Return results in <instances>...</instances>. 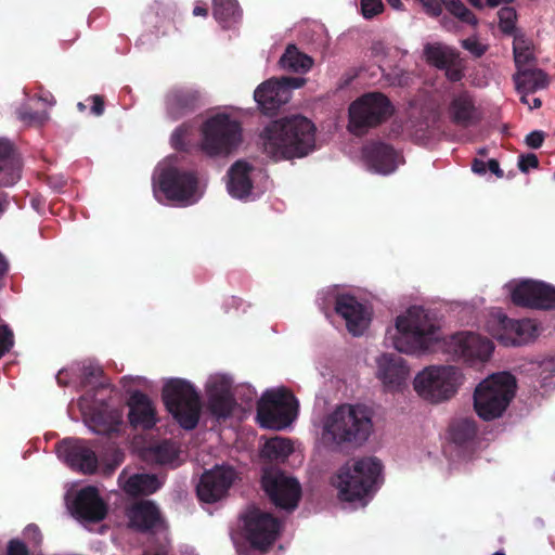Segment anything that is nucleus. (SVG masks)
Returning a JSON list of instances; mask_svg holds the SVG:
<instances>
[{
  "mask_svg": "<svg viewBox=\"0 0 555 555\" xmlns=\"http://www.w3.org/2000/svg\"><path fill=\"white\" fill-rule=\"evenodd\" d=\"M315 130L301 115L274 120L260 134L263 152L274 162L304 157L315 147Z\"/></svg>",
  "mask_w": 555,
  "mask_h": 555,
  "instance_id": "1",
  "label": "nucleus"
},
{
  "mask_svg": "<svg viewBox=\"0 0 555 555\" xmlns=\"http://www.w3.org/2000/svg\"><path fill=\"white\" fill-rule=\"evenodd\" d=\"M439 326L423 307L413 306L396 319L392 346L399 352L421 354L431 351L439 343Z\"/></svg>",
  "mask_w": 555,
  "mask_h": 555,
  "instance_id": "2",
  "label": "nucleus"
},
{
  "mask_svg": "<svg viewBox=\"0 0 555 555\" xmlns=\"http://www.w3.org/2000/svg\"><path fill=\"white\" fill-rule=\"evenodd\" d=\"M372 429L373 423L365 406L344 404L327 416L323 439L338 448L359 447L367 440Z\"/></svg>",
  "mask_w": 555,
  "mask_h": 555,
  "instance_id": "3",
  "label": "nucleus"
},
{
  "mask_svg": "<svg viewBox=\"0 0 555 555\" xmlns=\"http://www.w3.org/2000/svg\"><path fill=\"white\" fill-rule=\"evenodd\" d=\"M382 463L376 457L348 461L336 474L334 485L341 501H361L373 491L382 473Z\"/></svg>",
  "mask_w": 555,
  "mask_h": 555,
  "instance_id": "4",
  "label": "nucleus"
},
{
  "mask_svg": "<svg viewBox=\"0 0 555 555\" xmlns=\"http://www.w3.org/2000/svg\"><path fill=\"white\" fill-rule=\"evenodd\" d=\"M243 141L240 121L228 114H216L201 126V151L210 157H225L233 154Z\"/></svg>",
  "mask_w": 555,
  "mask_h": 555,
  "instance_id": "5",
  "label": "nucleus"
},
{
  "mask_svg": "<svg viewBox=\"0 0 555 555\" xmlns=\"http://www.w3.org/2000/svg\"><path fill=\"white\" fill-rule=\"evenodd\" d=\"M162 398L167 411L185 430L194 429L201 417V396L195 387L182 378H171L163 387Z\"/></svg>",
  "mask_w": 555,
  "mask_h": 555,
  "instance_id": "6",
  "label": "nucleus"
},
{
  "mask_svg": "<svg viewBox=\"0 0 555 555\" xmlns=\"http://www.w3.org/2000/svg\"><path fill=\"white\" fill-rule=\"evenodd\" d=\"M516 389L515 377L507 372L493 374L481 382L474 392V408L485 421L503 414L512 401Z\"/></svg>",
  "mask_w": 555,
  "mask_h": 555,
  "instance_id": "7",
  "label": "nucleus"
},
{
  "mask_svg": "<svg viewBox=\"0 0 555 555\" xmlns=\"http://www.w3.org/2000/svg\"><path fill=\"white\" fill-rule=\"evenodd\" d=\"M393 113L395 106L384 93H364L349 106V131L358 137L364 135L371 128L388 120Z\"/></svg>",
  "mask_w": 555,
  "mask_h": 555,
  "instance_id": "8",
  "label": "nucleus"
},
{
  "mask_svg": "<svg viewBox=\"0 0 555 555\" xmlns=\"http://www.w3.org/2000/svg\"><path fill=\"white\" fill-rule=\"evenodd\" d=\"M461 371L453 366H429L414 379V389L426 400L438 403L453 397L461 384Z\"/></svg>",
  "mask_w": 555,
  "mask_h": 555,
  "instance_id": "9",
  "label": "nucleus"
},
{
  "mask_svg": "<svg viewBox=\"0 0 555 555\" xmlns=\"http://www.w3.org/2000/svg\"><path fill=\"white\" fill-rule=\"evenodd\" d=\"M298 402L286 388L267 390L257 404V418L262 427L281 429L297 415Z\"/></svg>",
  "mask_w": 555,
  "mask_h": 555,
  "instance_id": "10",
  "label": "nucleus"
},
{
  "mask_svg": "<svg viewBox=\"0 0 555 555\" xmlns=\"http://www.w3.org/2000/svg\"><path fill=\"white\" fill-rule=\"evenodd\" d=\"M261 488L270 502L278 508L294 511L301 498L297 479L286 476L280 468L266 465L262 468Z\"/></svg>",
  "mask_w": 555,
  "mask_h": 555,
  "instance_id": "11",
  "label": "nucleus"
},
{
  "mask_svg": "<svg viewBox=\"0 0 555 555\" xmlns=\"http://www.w3.org/2000/svg\"><path fill=\"white\" fill-rule=\"evenodd\" d=\"M241 518L244 524L245 538L250 546L267 552L279 537L280 520L256 506L249 507Z\"/></svg>",
  "mask_w": 555,
  "mask_h": 555,
  "instance_id": "12",
  "label": "nucleus"
},
{
  "mask_svg": "<svg viewBox=\"0 0 555 555\" xmlns=\"http://www.w3.org/2000/svg\"><path fill=\"white\" fill-rule=\"evenodd\" d=\"M443 351L453 360H462L465 363H483L489 360L494 349L493 343L478 334L463 332L456 333L442 344Z\"/></svg>",
  "mask_w": 555,
  "mask_h": 555,
  "instance_id": "13",
  "label": "nucleus"
},
{
  "mask_svg": "<svg viewBox=\"0 0 555 555\" xmlns=\"http://www.w3.org/2000/svg\"><path fill=\"white\" fill-rule=\"evenodd\" d=\"M157 186L167 199L186 203L195 195L198 179L193 170L167 166L158 175Z\"/></svg>",
  "mask_w": 555,
  "mask_h": 555,
  "instance_id": "14",
  "label": "nucleus"
},
{
  "mask_svg": "<svg viewBox=\"0 0 555 555\" xmlns=\"http://www.w3.org/2000/svg\"><path fill=\"white\" fill-rule=\"evenodd\" d=\"M511 299L518 307L555 310V286L542 281L524 280L512 288Z\"/></svg>",
  "mask_w": 555,
  "mask_h": 555,
  "instance_id": "15",
  "label": "nucleus"
},
{
  "mask_svg": "<svg viewBox=\"0 0 555 555\" xmlns=\"http://www.w3.org/2000/svg\"><path fill=\"white\" fill-rule=\"evenodd\" d=\"M236 479V472L231 466H215L206 470L196 486L199 501L215 503L223 499Z\"/></svg>",
  "mask_w": 555,
  "mask_h": 555,
  "instance_id": "16",
  "label": "nucleus"
},
{
  "mask_svg": "<svg viewBox=\"0 0 555 555\" xmlns=\"http://www.w3.org/2000/svg\"><path fill=\"white\" fill-rule=\"evenodd\" d=\"M204 105V92L192 86L173 87L165 95L166 113L172 120L192 114Z\"/></svg>",
  "mask_w": 555,
  "mask_h": 555,
  "instance_id": "17",
  "label": "nucleus"
},
{
  "mask_svg": "<svg viewBox=\"0 0 555 555\" xmlns=\"http://www.w3.org/2000/svg\"><path fill=\"white\" fill-rule=\"evenodd\" d=\"M496 330L492 332L504 346H521L528 344L535 333V325L529 319L515 320L499 312L495 315Z\"/></svg>",
  "mask_w": 555,
  "mask_h": 555,
  "instance_id": "18",
  "label": "nucleus"
},
{
  "mask_svg": "<svg viewBox=\"0 0 555 555\" xmlns=\"http://www.w3.org/2000/svg\"><path fill=\"white\" fill-rule=\"evenodd\" d=\"M335 312L346 321V327L353 336H361L371 321L366 307L349 294L336 296Z\"/></svg>",
  "mask_w": 555,
  "mask_h": 555,
  "instance_id": "19",
  "label": "nucleus"
},
{
  "mask_svg": "<svg viewBox=\"0 0 555 555\" xmlns=\"http://www.w3.org/2000/svg\"><path fill=\"white\" fill-rule=\"evenodd\" d=\"M362 159L372 172L392 173L398 168L399 153L383 141H370L362 147Z\"/></svg>",
  "mask_w": 555,
  "mask_h": 555,
  "instance_id": "20",
  "label": "nucleus"
},
{
  "mask_svg": "<svg viewBox=\"0 0 555 555\" xmlns=\"http://www.w3.org/2000/svg\"><path fill=\"white\" fill-rule=\"evenodd\" d=\"M59 452L64 455L66 463L78 472L93 474L98 468L96 454L85 440L64 439L59 444Z\"/></svg>",
  "mask_w": 555,
  "mask_h": 555,
  "instance_id": "21",
  "label": "nucleus"
},
{
  "mask_svg": "<svg viewBox=\"0 0 555 555\" xmlns=\"http://www.w3.org/2000/svg\"><path fill=\"white\" fill-rule=\"evenodd\" d=\"M73 513L77 518L99 522L106 517L107 506L95 487L88 486L78 491L73 502Z\"/></svg>",
  "mask_w": 555,
  "mask_h": 555,
  "instance_id": "22",
  "label": "nucleus"
},
{
  "mask_svg": "<svg viewBox=\"0 0 555 555\" xmlns=\"http://www.w3.org/2000/svg\"><path fill=\"white\" fill-rule=\"evenodd\" d=\"M292 91L278 79H268L254 92V99L266 115H274L291 99Z\"/></svg>",
  "mask_w": 555,
  "mask_h": 555,
  "instance_id": "23",
  "label": "nucleus"
},
{
  "mask_svg": "<svg viewBox=\"0 0 555 555\" xmlns=\"http://www.w3.org/2000/svg\"><path fill=\"white\" fill-rule=\"evenodd\" d=\"M129 423L133 427L151 429L156 425V410L151 399L144 392L134 390L128 401Z\"/></svg>",
  "mask_w": 555,
  "mask_h": 555,
  "instance_id": "24",
  "label": "nucleus"
},
{
  "mask_svg": "<svg viewBox=\"0 0 555 555\" xmlns=\"http://www.w3.org/2000/svg\"><path fill=\"white\" fill-rule=\"evenodd\" d=\"M22 177V162L14 145L0 139V186L10 188Z\"/></svg>",
  "mask_w": 555,
  "mask_h": 555,
  "instance_id": "25",
  "label": "nucleus"
},
{
  "mask_svg": "<svg viewBox=\"0 0 555 555\" xmlns=\"http://www.w3.org/2000/svg\"><path fill=\"white\" fill-rule=\"evenodd\" d=\"M127 515L129 526L139 532L152 531L162 522L159 508L153 501L149 500L133 504Z\"/></svg>",
  "mask_w": 555,
  "mask_h": 555,
  "instance_id": "26",
  "label": "nucleus"
},
{
  "mask_svg": "<svg viewBox=\"0 0 555 555\" xmlns=\"http://www.w3.org/2000/svg\"><path fill=\"white\" fill-rule=\"evenodd\" d=\"M448 115L455 126L462 128L475 126L480 119L474 101L467 92H462L451 100Z\"/></svg>",
  "mask_w": 555,
  "mask_h": 555,
  "instance_id": "27",
  "label": "nucleus"
},
{
  "mask_svg": "<svg viewBox=\"0 0 555 555\" xmlns=\"http://www.w3.org/2000/svg\"><path fill=\"white\" fill-rule=\"evenodd\" d=\"M409 375V367L403 358L386 353L378 360V377L391 388L401 386Z\"/></svg>",
  "mask_w": 555,
  "mask_h": 555,
  "instance_id": "28",
  "label": "nucleus"
},
{
  "mask_svg": "<svg viewBox=\"0 0 555 555\" xmlns=\"http://www.w3.org/2000/svg\"><path fill=\"white\" fill-rule=\"evenodd\" d=\"M254 167L245 160H236L228 170V192L235 198H246L253 190L250 173Z\"/></svg>",
  "mask_w": 555,
  "mask_h": 555,
  "instance_id": "29",
  "label": "nucleus"
},
{
  "mask_svg": "<svg viewBox=\"0 0 555 555\" xmlns=\"http://www.w3.org/2000/svg\"><path fill=\"white\" fill-rule=\"evenodd\" d=\"M235 400L225 383L214 385L208 393V410L217 418H227L231 416Z\"/></svg>",
  "mask_w": 555,
  "mask_h": 555,
  "instance_id": "30",
  "label": "nucleus"
},
{
  "mask_svg": "<svg viewBox=\"0 0 555 555\" xmlns=\"http://www.w3.org/2000/svg\"><path fill=\"white\" fill-rule=\"evenodd\" d=\"M423 53L427 64L438 69L461 63L459 51L440 42L425 44Z\"/></svg>",
  "mask_w": 555,
  "mask_h": 555,
  "instance_id": "31",
  "label": "nucleus"
},
{
  "mask_svg": "<svg viewBox=\"0 0 555 555\" xmlns=\"http://www.w3.org/2000/svg\"><path fill=\"white\" fill-rule=\"evenodd\" d=\"M514 81L518 92H535L548 86L550 80L545 72L540 68H518L514 75Z\"/></svg>",
  "mask_w": 555,
  "mask_h": 555,
  "instance_id": "32",
  "label": "nucleus"
},
{
  "mask_svg": "<svg viewBox=\"0 0 555 555\" xmlns=\"http://www.w3.org/2000/svg\"><path fill=\"white\" fill-rule=\"evenodd\" d=\"M162 487L160 480L154 474H135L124 485L126 493L132 496L150 495Z\"/></svg>",
  "mask_w": 555,
  "mask_h": 555,
  "instance_id": "33",
  "label": "nucleus"
},
{
  "mask_svg": "<svg viewBox=\"0 0 555 555\" xmlns=\"http://www.w3.org/2000/svg\"><path fill=\"white\" fill-rule=\"evenodd\" d=\"M142 456L151 463L168 464L177 459L178 451L172 441L165 439L145 447L142 451Z\"/></svg>",
  "mask_w": 555,
  "mask_h": 555,
  "instance_id": "34",
  "label": "nucleus"
},
{
  "mask_svg": "<svg viewBox=\"0 0 555 555\" xmlns=\"http://www.w3.org/2000/svg\"><path fill=\"white\" fill-rule=\"evenodd\" d=\"M212 15L223 28L237 23L242 16L237 0H214Z\"/></svg>",
  "mask_w": 555,
  "mask_h": 555,
  "instance_id": "35",
  "label": "nucleus"
},
{
  "mask_svg": "<svg viewBox=\"0 0 555 555\" xmlns=\"http://www.w3.org/2000/svg\"><path fill=\"white\" fill-rule=\"evenodd\" d=\"M280 65L295 73H306L312 67L313 60L300 52L295 44H288L280 59Z\"/></svg>",
  "mask_w": 555,
  "mask_h": 555,
  "instance_id": "36",
  "label": "nucleus"
},
{
  "mask_svg": "<svg viewBox=\"0 0 555 555\" xmlns=\"http://www.w3.org/2000/svg\"><path fill=\"white\" fill-rule=\"evenodd\" d=\"M293 444L287 438L274 437L266 441L261 456L269 462L283 463L292 454Z\"/></svg>",
  "mask_w": 555,
  "mask_h": 555,
  "instance_id": "37",
  "label": "nucleus"
},
{
  "mask_svg": "<svg viewBox=\"0 0 555 555\" xmlns=\"http://www.w3.org/2000/svg\"><path fill=\"white\" fill-rule=\"evenodd\" d=\"M449 434L452 442L457 446H465L473 441L477 435L476 422L472 418L454 420L449 426Z\"/></svg>",
  "mask_w": 555,
  "mask_h": 555,
  "instance_id": "38",
  "label": "nucleus"
},
{
  "mask_svg": "<svg viewBox=\"0 0 555 555\" xmlns=\"http://www.w3.org/2000/svg\"><path fill=\"white\" fill-rule=\"evenodd\" d=\"M513 54L517 68H521L534 60L531 51V41L524 33L515 34L513 41Z\"/></svg>",
  "mask_w": 555,
  "mask_h": 555,
  "instance_id": "39",
  "label": "nucleus"
},
{
  "mask_svg": "<svg viewBox=\"0 0 555 555\" xmlns=\"http://www.w3.org/2000/svg\"><path fill=\"white\" fill-rule=\"evenodd\" d=\"M444 8L462 23L473 27L478 25V18L461 0H442Z\"/></svg>",
  "mask_w": 555,
  "mask_h": 555,
  "instance_id": "40",
  "label": "nucleus"
},
{
  "mask_svg": "<svg viewBox=\"0 0 555 555\" xmlns=\"http://www.w3.org/2000/svg\"><path fill=\"white\" fill-rule=\"evenodd\" d=\"M499 28L507 36H515L517 33H521L516 28L517 12L512 7H503L498 12Z\"/></svg>",
  "mask_w": 555,
  "mask_h": 555,
  "instance_id": "41",
  "label": "nucleus"
},
{
  "mask_svg": "<svg viewBox=\"0 0 555 555\" xmlns=\"http://www.w3.org/2000/svg\"><path fill=\"white\" fill-rule=\"evenodd\" d=\"M191 131V126L188 124H181L178 126L171 134L170 142L175 150L186 152L188 142L186 138Z\"/></svg>",
  "mask_w": 555,
  "mask_h": 555,
  "instance_id": "42",
  "label": "nucleus"
},
{
  "mask_svg": "<svg viewBox=\"0 0 555 555\" xmlns=\"http://www.w3.org/2000/svg\"><path fill=\"white\" fill-rule=\"evenodd\" d=\"M102 375L103 370L100 365L92 363L83 365L81 372V384L83 386L102 385L100 383V378L102 377Z\"/></svg>",
  "mask_w": 555,
  "mask_h": 555,
  "instance_id": "43",
  "label": "nucleus"
},
{
  "mask_svg": "<svg viewBox=\"0 0 555 555\" xmlns=\"http://www.w3.org/2000/svg\"><path fill=\"white\" fill-rule=\"evenodd\" d=\"M14 346L13 331L7 324H0V358L8 353Z\"/></svg>",
  "mask_w": 555,
  "mask_h": 555,
  "instance_id": "44",
  "label": "nucleus"
},
{
  "mask_svg": "<svg viewBox=\"0 0 555 555\" xmlns=\"http://www.w3.org/2000/svg\"><path fill=\"white\" fill-rule=\"evenodd\" d=\"M461 46L475 57H481L488 51V46L481 43L476 37L462 40Z\"/></svg>",
  "mask_w": 555,
  "mask_h": 555,
  "instance_id": "45",
  "label": "nucleus"
},
{
  "mask_svg": "<svg viewBox=\"0 0 555 555\" xmlns=\"http://www.w3.org/2000/svg\"><path fill=\"white\" fill-rule=\"evenodd\" d=\"M384 4L382 0H361V12L365 18H372L382 13Z\"/></svg>",
  "mask_w": 555,
  "mask_h": 555,
  "instance_id": "46",
  "label": "nucleus"
},
{
  "mask_svg": "<svg viewBox=\"0 0 555 555\" xmlns=\"http://www.w3.org/2000/svg\"><path fill=\"white\" fill-rule=\"evenodd\" d=\"M542 374L541 384L542 386H551L555 384V359L544 360L541 363Z\"/></svg>",
  "mask_w": 555,
  "mask_h": 555,
  "instance_id": "47",
  "label": "nucleus"
},
{
  "mask_svg": "<svg viewBox=\"0 0 555 555\" xmlns=\"http://www.w3.org/2000/svg\"><path fill=\"white\" fill-rule=\"evenodd\" d=\"M518 168L521 172L527 173L530 169L539 168V158L533 153L521 154L518 157Z\"/></svg>",
  "mask_w": 555,
  "mask_h": 555,
  "instance_id": "48",
  "label": "nucleus"
},
{
  "mask_svg": "<svg viewBox=\"0 0 555 555\" xmlns=\"http://www.w3.org/2000/svg\"><path fill=\"white\" fill-rule=\"evenodd\" d=\"M20 118L30 125H42L47 119V114L23 109L20 112Z\"/></svg>",
  "mask_w": 555,
  "mask_h": 555,
  "instance_id": "49",
  "label": "nucleus"
},
{
  "mask_svg": "<svg viewBox=\"0 0 555 555\" xmlns=\"http://www.w3.org/2000/svg\"><path fill=\"white\" fill-rule=\"evenodd\" d=\"M426 14L437 17L442 13V0H420Z\"/></svg>",
  "mask_w": 555,
  "mask_h": 555,
  "instance_id": "50",
  "label": "nucleus"
},
{
  "mask_svg": "<svg viewBox=\"0 0 555 555\" xmlns=\"http://www.w3.org/2000/svg\"><path fill=\"white\" fill-rule=\"evenodd\" d=\"M5 555H29V550L23 541L12 539L7 545Z\"/></svg>",
  "mask_w": 555,
  "mask_h": 555,
  "instance_id": "51",
  "label": "nucleus"
},
{
  "mask_svg": "<svg viewBox=\"0 0 555 555\" xmlns=\"http://www.w3.org/2000/svg\"><path fill=\"white\" fill-rule=\"evenodd\" d=\"M87 101L91 102L90 112L92 115L99 117L104 114L105 101L103 95L94 94L90 95Z\"/></svg>",
  "mask_w": 555,
  "mask_h": 555,
  "instance_id": "52",
  "label": "nucleus"
},
{
  "mask_svg": "<svg viewBox=\"0 0 555 555\" xmlns=\"http://www.w3.org/2000/svg\"><path fill=\"white\" fill-rule=\"evenodd\" d=\"M544 139L545 133L542 130H534L526 135L525 143L531 149H539L542 146Z\"/></svg>",
  "mask_w": 555,
  "mask_h": 555,
  "instance_id": "53",
  "label": "nucleus"
},
{
  "mask_svg": "<svg viewBox=\"0 0 555 555\" xmlns=\"http://www.w3.org/2000/svg\"><path fill=\"white\" fill-rule=\"evenodd\" d=\"M443 70L446 72V77L448 80L452 82H457L464 77L463 69L460 67V63L456 65H449L447 68H443Z\"/></svg>",
  "mask_w": 555,
  "mask_h": 555,
  "instance_id": "54",
  "label": "nucleus"
},
{
  "mask_svg": "<svg viewBox=\"0 0 555 555\" xmlns=\"http://www.w3.org/2000/svg\"><path fill=\"white\" fill-rule=\"evenodd\" d=\"M281 83L287 86L288 90L297 89L304 86L305 79L299 77H283Z\"/></svg>",
  "mask_w": 555,
  "mask_h": 555,
  "instance_id": "55",
  "label": "nucleus"
},
{
  "mask_svg": "<svg viewBox=\"0 0 555 555\" xmlns=\"http://www.w3.org/2000/svg\"><path fill=\"white\" fill-rule=\"evenodd\" d=\"M488 163L479 158H474L472 163V170L478 175H485L487 172Z\"/></svg>",
  "mask_w": 555,
  "mask_h": 555,
  "instance_id": "56",
  "label": "nucleus"
},
{
  "mask_svg": "<svg viewBox=\"0 0 555 555\" xmlns=\"http://www.w3.org/2000/svg\"><path fill=\"white\" fill-rule=\"evenodd\" d=\"M487 170L491 171L498 178H503L504 177V172L500 168L499 162L496 159H494V158L489 159L488 166H487Z\"/></svg>",
  "mask_w": 555,
  "mask_h": 555,
  "instance_id": "57",
  "label": "nucleus"
},
{
  "mask_svg": "<svg viewBox=\"0 0 555 555\" xmlns=\"http://www.w3.org/2000/svg\"><path fill=\"white\" fill-rule=\"evenodd\" d=\"M9 269V263L5 257L0 253V278H2Z\"/></svg>",
  "mask_w": 555,
  "mask_h": 555,
  "instance_id": "58",
  "label": "nucleus"
},
{
  "mask_svg": "<svg viewBox=\"0 0 555 555\" xmlns=\"http://www.w3.org/2000/svg\"><path fill=\"white\" fill-rule=\"evenodd\" d=\"M193 15L206 17L208 15V9L206 7L196 5L193 9Z\"/></svg>",
  "mask_w": 555,
  "mask_h": 555,
  "instance_id": "59",
  "label": "nucleus"
},
{
  "mask_svg": "<svg viewBox=\"0 0 555 555\" xmlns=\"http://www.w3.org/2000/svg\"><path fill=\"white\" fill-rule=\"evenodd\" d=\"M514 0H486V4L489 7V8H496L499 7L500 4H509L512 3Z\"/></svg>",
  "mask_w": 555,
  "mask_h": 555,
  "instance_id": "60",
  "label": "nucleus"
},
{
  "mask_svg": "<svg viewBox=\"0 0 555 555\" xmlns=\"http://www.w3.org/2000/svg\"><path fill=\"white\" fill-rule=\"evenodd\" d=\"M402 131V125L401 124H392V127H391V133L395 135V137H398Z\"/></svg>",
  "mask_w": 555,
  "mask_h": 555,
  "instance_id": "61",
  "label": "nucleus"
},
{
  "mask_svg": "<svg viewBox=\"0 0 555 555\" xmlns=\"http://www.w3.org/2000/svg\"><path fill=\"white\" fill-rule=\"evenodd\" d=\"M386 1L391 8L397 9V10L401 9V7L403 5L401 0H386Z\"/></svg>",
  "mask_w": 555,
  "mask_h": 555,
  "instance_id": "62",
  "label": "nucleus"
},
{
  "mask_svg": "<svg viewBox=\"0 0 555 555\" xmlns=\"http://www.w3.org/2000/svg\"><path fill=\"white\" fill-rule=\"evenodd\" d=\"M470 5H473L474 8L476 9H482L483 8V3H482V0H467Z\"/></svg>",
  "mask_w": 555,
  "mask_h": 555,
  "instance_id": "63",
  "label": "nucleus"
},
{
  "mask_svg": "<svg viewBox=\"0 0 555 555\" xmlns=\"http://www.w3.org/2000/svg\"><path fill=\"white\" fill-rule=\"evenodd\" d=\"M541 105H542L541 100L539 98H533L532 103H530L529 107L530 108H539V107H541Z\"/></svg>",
  "mask_w": 555,
  "mask_h": 555,
  "instance_id": "64",
  "label": "nucleus"
}]
</instances>
